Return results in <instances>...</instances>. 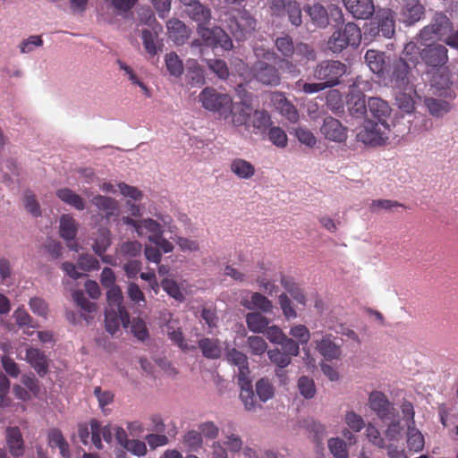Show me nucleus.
Returning a JSON list of instances; mask_svg holds the SVG:
<instances>
[{
    "mask_svg": "<svg viewBox=\"0 0 458 458\" xmlns=\"http://www.w3.org/2000/svg\"><path fill=\"white\" fill-rule=\"evenodd\" d=\"M365 62L374 73L385 76L387 68L384 53L369 49L365 54Z\"/></svg>",
    "mask_w": 458,
    "mask_h": 458,
    "instance_id": "28",
    "label": "nucleus"
},
{
    "mask_svg": "<svg viewBox=\"0 0 458 458\" xmlns=\"http://www.w3.org/2000/svg\"><path fill=\"white\" fill-rule=\"evenodd\" d=\"M425 13V7L420 0H403L400 12V20L406 25L419 21Z\"/></svg>",
    "mask_w": 458,
    "mask_h": 458,
    "instance_id": "14",
    "label": "nucleus"
},
{
    "mask_svg": "<svg viewBox=\"0 0 458 458\" xmlns=\"http://www.w3.org/2000/svg\"><path fill=\"white\" fill-rule=\"evenodd\" d=\"M141 37H142L143 46H144L146 51L150 55H152V56L155 55L157 52V34L149 30H143Z\"/></svg>",
    "mask_w": 458,
    "mask_h": 458,
    "instance_id": "58",
    "label": "nucleus"
},
{
    "mask_svg": "<svg viewBox=\"0 0 458 458\" xmlns=\"http://www.w3.org/2000/svg\"><path fill=\"white\" fill-rule=\"evenodd\" d=\"M390 131L389 124L386 122H373L371 120L365 121L357 138L360 141L366 145L381 146L388 140V133Z\"/></svg>",
    "mask_w": 458,
    "mask_h": 458,
    "instance_id": "4",
    "label": "nucleus"
},
{
    "mask_svg": "<svg viewBox=\"0 0 458 458\" xmlns=\"http://www.w3.org/2000/svg\"><path fill=\"white\" fill-rule=\"evenodd\" d=\"M276 50L284 57L292 58L300 64H305L310 61H315L317 54L315 49L307 43L294 44L288 34H282L275 40Z\"/></svg>",
    "mask_w": 458,
    "mask_h": 458,
    "instance_id": "2",
    "label": "nucleus"
},
{
    "mask_svg": "<svg viewBox=\"0 0 458 458\" xmlns=\"http://www.w3.org/2000/svg\"><path fill=\"white\" fill-rule=\"evenodd\" d=\"M320 131L326 139L332 141L343 142L347 138V129L332 116L324 119Z\"/></svg>",
    "mask_w": 458,
    "mask_h": 458,
    "instance_id": "16",
    "label": "nucleus"
},
{
    "mask_svg": "<svg viewBox=\"0 0 458 458\" xmlns=\"http://www.w3.org/2000/svg\"><path fill=\"white\" fill-rule=\"evenodd\" d=\"M198 344L205 358L210 360H216L220 358L222 349L218 339L203 337L199 340Z\"/></svg>",
    "mask_w": 458,
    "mask_h": 458,
    "instance_id": "30",
    "label": "nucleus"
},
{
    "mask_svg": "<svg viewBox=\"0 0 458 458\" xmlns=\"http://www.w3.org/2000/svg\"><path fill=\"white\" fill-rule=\"evenodd\" d=\"M254 55L257 61L252 66L254 78L265 85L276 86L280 83L279 71L271 63L279 59L276 53L263 47H255Z\"/></svg>",
    "mask_w": 458,
    "mask_h": 458,
    "instance_id": "1",
    "label": "nucleus"
},
{
    "mask_svg": "<svg viewBox=\"0 0 458 458\" xmlns=\"http://www.w3.org/2000/svg\"><path fill=\"white\" fill-rule=\"evenodd\" d=\"M268 139L278 148H284L287 146V135L280 127H271L268 131Z\"/></svg>",
    "mask_w": 458,
    "mask_h": 458,
    "instance_id": "59",
    "label": "nucleus"
},
{
    "mask_svg": "<svg viewBox=\"0 0 458 458\" xmlns=\"http://www.w3.org/2000/svg\"><path fill=\"white\" fill-rule=\"evenodd\" d=\"M167 30L169 38L176 45H183L191 34V30L184 22L178 19H172L168 21Z\"/></svg>",
    "mask_w": 458,
    "mask_h": 458,
    "instance_id": "26",
    "label": "nucleus"
},
{
    "mask_svg": "<svg viewBox=\"0 0 458 458\" xmlns=\"http://www.w3.org/2000/svg\"><path fill=\"white\" fill-rule=\"evenodd\" d=\"M226 26L236 40H244L256 27V20L245 10H238L226 21Z\"/></svg>",
    "mask_w": 458,
    "mask_h": 458,
    "instance_id": "8",
    "label": "nucleus"
},
{
    "mask_svg": "<svg viewBox=\"0 0 458 458\" xmlns=\"http://www.w3.org/2000/svg\"><path fill=\"white\" fill-rule=\"evenodd\" d=\"M253 108L247 103V99L242 100L241 103L232 105L231 110L233 123L235 126H248L250 119V114Z\"/></svg>",
    "mask_w": 458,
    "mask_h": 458,
    "instance_id": "27",
    "label": "nucleus"
},
{
    "mask_svg": "<svg viewBox=\"0 0 458 458\" xmlns=\"http://www.w3.org/2000/svg\"><path fill=\"white\" fill-rule=\"evenodd\" d=\"M89 425L91 426V443L97 449H102V438L107 443L112 442L113 430L110 425L101 427L100 423L95 419L90 420Z\"/></svg>",
    "mask_w": 458,
    "mask_h": 458,
    "instance_id": "25",
    "label": "nucleus"
},
{
    "mask_svg": "<svg viewBox=\"0 0 458 458\" xmlns=\"http://www.w3.org/2000/svg\"><path fill=\"white\" fill-rule=\"evenodd\" d=\"M231 171L240 179H250L255 174L254 165L242 158H235L230 165Z\"/></svg>",
    "mask_w": 458,
    "mask_h": 458,
    "instance_id": "36",
    "label": "nucleus"
},
{
    "mask_svg": "<svg viewBox=\"0 0 458 458\" xmlns=\"http://www.w3.org/2000/svg\"><path fill=\"white\" fill-rule=\"evenodd\" d=\"M167 335L170 340L177 344L183 351L193 350V346H189L185 342L182 331L180 327L175 328L173 322L167 324Z\"/></svg>",
    "mask_w": 458,
    "mask_h": 458,
    "instance_id": "50",
    "label": "nucleus"
},
{
    "mask_svg": "<svg viewBox=\"0 0 458 458\" xmlns=\"http://www.w3.org/2000/svg\"><path fill=\"white\" fill-rule=\"evenodd\" d=\"M431 25L435 30L436 36L444 37L448 35L453 30V23L450 19L443 13H436Z\"/></svg>",
    "mask_w": 458,
    "mask_h": 458,
    "instance_id": "40",
    "label": "nucleus"
},
{
    "mask_svg": "<svg viewBox=\"0 0 458 458\" xmlns=\"http://www.w3.org/2000/svg\"><path fill=\"white\" fill-rule=\"evenodd\" d=\"M72 298L77 306L85 312L92 313L96 311V304L89 301L81 291H74Z\"/></svg>",
    "mask_w": 458,
    "mask_h": 458,
    "instance_id": "64",
    "label": "nucleus"
},
{
    "mask_svg": "<svg viewBox=\"0 0 458 458\" xmlns=\"http://www.w3.org/2000/svg\"><path fill=\"white\" fill-rule=\"evenodd\" d=\"M298 387L301 394L307 399L312 398L316 394L314 381L308 377H301L299 378Z\"/></svg>",
    "mask_w": 458,
    "mask_h": 458,
    "instance_id": "61",
    "label": "nucleus"
},
{
    "mask_svg": "<svg viewBox=\"0 0 458 458\" xmlns=\"http://www.w3.org/2000/svg\"><path fill=\"white\" fill-rule=\"evenodd\" d=\"M398 59H403L409 63L411 66L415 67L420 59L422 60V50L420 49L415 42H408L405 44L403 50Z\"/></svg>",
    "mask_w": 458,
    "mask_h": 458,
    "instance_id": "43",
    "label": "nucleus"
},
{
    "mask_svg": "<svg viewBox=\"0 0 458 458\" xmlns=\"http://www.w3.org/2000/svg\"><path fill=\"white\" fill-rule=\"evenodd\" d=\"M91 202L105 218L110 219L118 216L119 205L114 199L98 194L93 197Z\"/></svg>",
    "mask_w": 458,
    "mask_h": 458,
    "instance_id": "23",
    "label": "nucleus"
},
{
    "mask_svg": "<svg viewBox=\"0 0 458 458\" xmlns=\"http://www.w3.org/2000/svg\"><path fill=\"white\" fill-rule=\"evenodd\" d=\"M56 196L65 204L74 208L77 210H84L86 208L82 197L69 188H62L56 191Z\"/></svg>",
    "mask_w": 458,
    "mask_h": 458,
    "instance_id": "33",
    "label": "nucleus"
},
{
    "mask_svg": "<svg viewBox=\"0 0 458 458\" xmlns=\"http://www.w3.org/2000/svg\"><path fill=\"white\" fill-rule=\"evenodd\" d=\"M142 251V245L138 241H126L116 248V256L123 259H133L139 257Z\"/></svg>",
    "mask_w": 458,
    "mask_h": 458,
    "instance_id": "35",
    "label": "nucleus"
},
{
    "mask_svg": "<svg viewBox=\"0 0 458 458\" xmlns=\"http://www.w3.org/2000/svg\"><path fill=\"white\" fill-rule=\"evenodd\" d=\"M106 298L108 302V308L106 310H117V312L120 313L123 327L127 328L131 323L130 315L123 306V297L120 287L116 285L108 288Z\"/></svg>",
    "mask_w": 458,
    "mask_h": 458,
    "instance_id": "18",
    "label": "nucleus"
},
{
    "mask_svg": "<svg viewBox=\"0 0 458 458\" xmlns=\"http://www.w3.org/2000/svg\"><path fill=\"white\" fill-rule=\"evenodd\" d=\"M256 393L261 402H267L275 395L273 384L267 377H262L256 383Z\"/></svg>",
    "mask_w": 458,
    "mask_h": 458,
    "instance_id": "47",
    "label": "nucleus"
},
{
    "mask_svg": "<svg viewBox=\"0 0 458 458\" xmlns=\"http://www.w3.org/2000/svg\"><path fill=\"white\" fill-rule=\"evenodd\" d=\"M199 101L206 110L220 114H227L232 107V98L212 87H207L199 93Z\"/></svg>",
    "mask_w": 458,
    "mask_h": 458,
    "instance_id": "5",
    "label": "nucleus"
},
{
    "mask_svg": "<svg viewBox=\"0 0 458 458\" xmlns=\"http://www.w3.org/2000/svg\"><path fill=\"white\" fill-rule=\"evenodd\" d=\"M404 208L405 206L396 200L392 199H373L369 205V209L372 212H377L381 209L391 210L394 208Z\"/></svg>",
    "mask_w": 458,
    "mask_h": 458,
    "instance_id": "62",
    "label": "nucleus"
},
{
    "mask_svg": "<svg viewBox=\"0 0 458 458\" xmlns=\"http://www.w3.org/2000/svg\"><path fill=\"white\" fill-rule=\"evenodd\" d=\"M346 69V65L340 61L326 60L314 68L313 77L331 88L340 83V78L345 74Z\"/></svg>",
    "mask_w": 458,
    "mask_h": 458,
    "instance_id": "6",
    "label": "nucleus"
},
{
    "mask_svg": "<svg viewBox=\"0 0 458 458\" xmlns=\"http://www.w3.org/2000/svg\"><path fill=\"white\" fill-rule=\"evenodd\" d=\"M197 33L205 47L212 49L221 48L224 51H230L233 47L232 38L219 26L197 28Z\"/></svg>",
    "mask_w": 458,
    "mask_h": 458,
    "instance_id": "7",
    "label": "nucleus"
},
{
    "mask_svg": "<svg viewBox=\"0 0 458 458\" xmlns=\"http://www.w3.org/2000/svg\"><path fill=\"white\" fill-rule=\"evenodd\" d=\"M348 13L353 18L367 20L370 18L374 12L375 6L373 0H342Z\"/></svg>",
    "mask_w": 458,
    "mask_h": 458,
    "instance_id": "17",
    "label": "nucleus"
},
{
    "mask_svg": "<svg viewBox=\"0 0 458 458\" xmlns=\"http://www.w3.org/2000/svg\"><path fill=\"white\" fill-rule=\"evenodd\" d=\"M285 11L292 25L298 27L302 23L301 8L297 2H289Z\"/></svg>",
    "mask_w": 458,
    "mask_h": 458,
    "instance_id": "56",
    "label": "nucleus"
},
{
    "mask_svg": "<svg viewBox=\"0 0 458 458\" xmlns=\"http://www.w3.org/2000/svg\"><path fill=\"white\" fill-rule=\"evenodd\" d=\"M105 323L106 329L111 335H114L119 328L120 323H122V319L120 318V313L117 312V310H106L105 312Z\"/></svg>",
    "mask_w": 458,
    "mask_h": 458,
    "instance_id": "53",
    "label": "nucleus"
},
{
    "mask_svg": "<svg viewBox=\"0 0 458 458\" xmlns=\"http://www.w3.org/2000/svg\"><path fill=\"white\" fill-rule=\"evenodd\" d=\"M182 443L188 448L189 451H199L203 445L201 433H199V431L197 430H189L183 436Z\"/></svg>",
    "mask_w": 458,
    "mask_h": 458,
    "instance_id": "49",
    "label": "nucleus"
},
{
    "mask_svg": "<svg viewBox=\"0 0 458 458\" xmlns=\"http://www.w3.org/2000/svg\"><path fill=\"white\" fill-rule=\"evenodd\" d=\"M29 306L35 315L44 318H47L48 305L44 299L40 297H33L30 300Z\"/></svg>",
    "mask_w": 458,
    "mask_h": 458,
    "instance_id": "60",
    "label": "nucleus"
},
{
    "mask_svg": "<svg viewBox=\"0 0 458 458\" xmlns=\"http://www.w3.org/2000/svg\"><path fill=\"white\" fill-rule=\"evenodd\" d=\"M271 124V118L266 110H255L251 112L250 123L247 128L253 127L258 131H266Z\"/></svg>",
    "mask_w": 458,
    "mask_h": 458,
    "instance_id": "41",
    "label": "nucleus"
},
{
    "mask_svg": "<svg viewBox=\"0 0 458 458\" xmlns=\"http://www.w3.org/2000/svg\"><path fill=\"white\" fill-rule=\"evenodd\" d=\"M369 408L383 421L394 420L397 416V411L387 396L381 391H372L369 396Z\"/></svg>",
    "mask_w": 458,
    "mask_h": 458,
    "instance_id": "10",
    "label": "nucleus"
},
{
    "mask_svg": "<svg viewBox=\"0 0 458 458\" xmlns=\"http://www.w3.org/2000/svg\"><path fill=\"white\" fill-rule=\"evenodd\" d=\"M317 351L327 360H333L340 358L342 351L340 345L335 343V337L331 334L322 335L320 340H316Z\"/></svg>",
    "mask_w": 458,
    "mask_h": 458,
    "instance_id": "20",
    "label": "nucleus"
},
{
    "mask_svg": "<svg viewBox=\"0 0 458 458\" xmlns=\"http://www.w3.org/2000/svg\"><path fill=\"white\" fill-rule=\"evenodd\" d=\"M111 245V232L107 228H99L92 249L98 256H102Z\"/></svg>",
    "mask_w": 458,
    "mask_h": 458,
    "instance_id": "42",
    "label": "nucleus"
},
{
    "mask_svg": "<svg viewBox=\"0 0 458 458\" xmlns=\"http://www.w3.org/2000/svg\"><path fill=\"white\" fill-rule=\"evenodd\" d=\"M25 360L36 370L39 377H44L48 372L49 360L43 351L29 346L26 349Z\"/></svg>",
    "mask_w": 458,
    "mask_h": 458,
    "instance_id": "19",
    "label": "nucleus"
},
{
    "mask_svg": "<svg viewBox=\"0 0 458 458\" xmlns=\"http://www.w3.org/2000/svg\"><path fill=\"white\" fill-rule=\"evenodd\" d=\"M361 41V31L354 22H348L342 30L333 32L327 46L333 53H341L348 47H357Z\"/></svg>",
    "mask_w": 458,
    "mask_h": 458,
    "instance_id": "3",
    "label": "nucleus"
},
{
    "mask_svg": "<svg viewBox=\"0 0 458 458\" xmlns=\"http://www.w3.org/2000/svg\"><path fill=\"white\" fill-rule=\"evenodd\" d=\"M378 31L390 38L394 34V20L391 10H383L377 14Z\"/></svg>",
    "mask_w": 458,
    "mask_h": 458,
    "instance_id": "32",
    "label": "nucleus"
},
{
    "mask_svg": "<svg viewBox=\"0 0 458 458\" xmlns=\"http://www.w3.org/2000/svg\"><path fill=\"white\" fill-rule=\"evenodd\" d=\"M226 360L230 364L238 368V380L250 377V370L246 354L235 348H232L226 352Z\"/></svg>",
    "mask_w": 458,
    "mask_h": 458,
    "instance_id": "24",
    "label": "nucleus"
},
{
    "mask_svg": "<svg viewBox=\"0 0 458 458\" xmlns=\"http://www.w3.org/2000/svg\"><path fill=\"white\" fill-rule=\"evenodd\" d=\"M304 10L314 25L322 29L328 26V12L322 4L306 5Z\"/></svg>",
    "mask_w": 458,
    "mask_h": 458,
    "instance_id": "29",
    "label": "nucleus"
},
{
    "mask_svg": "<svg viewBox=\"0 0 458 458\" xmlns=\"http://www.w3.org/2000/svg\"><path fill=\"white\" fill-rule=\"evenodd\" d=\"M267 356L272 363L276 364L278 368L281 369L286 368L292 361L290 355L284 353L277 348L268 351Z\"/></svg>",
    "mask_w": 458,
    "mask_h": 458,
    "instance_id": "55",
    "label": "nucleus"
},
{
    "mask_svg": "<svg viewBox=\"0 0 458 458\" xmlns=\"http://www.w3.org/2000/svg\"><path fill=\"white\" fill-rule=\"evenodd\" d=\"M56 196L65 204L74 208L77 210H84L86 208L82 197L69 188H62L56 191Z\"/></svg>",
    "mask_w": 458,
    "mask_h": 458,
    "instance_id": "34",
    "label": "nucleus"
},
{
    "mask_svg": "<svg viewBox=\"0 0 458 458\" xmlns=\"http://www.w3.org/2000/svg\"><path fill=\"white\" fill-rule=\"evenodd\" d=\"M140 228L141 236L147 233H149L148 239L150 242H157L159 236L164 233L163 225L152 218L141 219Z\"/></svg>",
    "mask_w": 458,
    "mask_h": 458,
    "instance_id": "37",
    "label": "nucleus"
},
{
    "mask_svg": "<svg viewBox=\"0 0 458 458\" xmlns=\"http://www.w3.org/2000/svg\"><path fill=\"white\" fill-rule=\"evenodd\" d=\"M165 66L172 76L180 77L183 73L182 61L176 53L171 52L165 55Z\"/></svg>",
    "mask_w": 458,
    "mask_h": 458,
    "instance_id": "48",
    "label": "nucleus"
},
{
    "mask_svg": "<svg viewBox=\"0 0 458 458\" xmlns=\"http://www.w3.org/2000/svg\"><path fill=\"white\" fill-rule=\"evenodd\" d=\"M247 347L250 354L260 356L267 352V344L261 336L250 335L247 338Z\"/></svg>",
    "mask_w": 458,
    "mask_h": 458,
    "instance_id": "52",
    "label": "nucleus"
},
{
    "mask_svg": "<svg viewBox=\"0 0 458 458\" xmlns=\"http://www.w3.org/2000/svg\"><path fill=\"white\" fill-rule=\"evenodd\" d=\"M447 48L440 44H431L422 49V61L428 66L441 67L448 61Z\"/></svg>",
    "mask_w": 458,
    "mask_h": 458,
    "instance_id": "13",
    "label": "nucleus"
},
{
    "mask_svg": "<svg viewBox=\"0 0 458 458\" xmlns=\"http://www.w3.org/2000/svg\"><path fill=\"white\" fill-rule=\"evenodd\" d=\"M77 222L70 215H63L60 218V235L67 241V247L74 251H78L79 244L74 242L77 234Z\"/></svg>",
    "mask_w": 458,
    "mask_h": 458,
    "instance_id": "22",
    "label": "nucleus"
},
{
    "mask_svg": "<svg viewBox=\"0 0 458 458\" xmlns=\"http://www.w3.org/2000/svg\"><path fill=\"white\" fill-rule=\"evenodd\" d=\"M271 103L275 108L289 122L296 123L299 120V113L296 107L281 92H274L271 95Z\"/></svg>",
    "mask_w": 458,
    "mask_h": 458,
    "instance_id": "21",
    "label": "nucleus"
},
{
    "mask_svg": "<svg viewBox=\"0 0 458 458\" xmlns=\"http://www.w3.org/2000/svg\"><path fill=\"white\" fill-rule=\"evenodd\" d=\"M425 105L429 113L437 117H441L451 110L449 102L443 99L428 98L425 99Z\"/></svg>",
    "mask_w": 458,
    "mask_h": 458,
    "instance_id": "46",
    "label": "nucleus"
},
{
    "mask_svg": "<svg viewBox=\"0 0 458 458\" xmlns=\"http://www.w3.org/2000/svg\"><path fill=\"white\" fill-rule=\"evenodd\" d=\"M269 323L270 320L259 312H250L246 316L247 327L253 333H264Z\"/></svg>",
    "mask_w": 458,
    "mask_h": 458,
    "instance_id": "38",
    "label": "nucleus"
},
{
    "mask_svg": "<svg viewBox=\"0 0 458 458\" xmlns=\"http://www.w3.org/2000/svg\"><path fill=\"white\" fill-rule=\"evenodd\" d=\"M282 286L291 294V296L300 304H306V297L301 287L289 276H282Z\"/></svg>",
    "mask_w": 458,
    "mask_h": 458,
    "instance_id": "45",
    "label": "nucleus"
},
{
    "mask_svg": "<svg viewBox=\"0 0 458 458\" xmlns=\"http://www.w3.org/2000/svg\"><path fill=\"white\" fill-rule=\"evenodd\" d=\"M6 447L13 458H21L25 453V442L17 426H9L4 431Z\"/></svg>",
    "mask_w": 458,
    "mask_h": 458,
    "instance_id": "12",
    "label": "nucleus"
},
{
    "mask_svg": "<svg viewBox=\"0 0 458 458\" xmlns=\"http://www.w3.org/2000/svg\"><path fill=\"white\" fill-rule=\"evenodd\" d=\"M208 68L216 73L220 79H226L229 75V70L226 63L222 59H210L208 62Z\"/></svg>",
    "mask_w": 458,
    "mask_h": 458,
    "instance_id": "63",
    "label": "nucleus"
},
{
    "mask_svg": "<svg viewBox=\"0 0 458 458\" xmlns=\"http://www.w3.org/2000/svg\"><path fill=\"white\" fill-rule=\"evenodd\" d=\"M48 445L51 447H58L63 457L68 458L70 456L69 444L60 429L53 428L48 432Z\"/></svg>",
    "mask_w": 458,
    "mask_h": 458,
    "instance_id": "39",
    "label": "nucleus"
},
{
    "mask_svg": "<svg viewBox=\"0 0 458 458\" xmlns=\"http://www.w3.org/2000/svg\"><path fill=\"white\" fill-rule=\"evenodd\" d=\"M42 37L39 35H32L28 38L21 41L19 48L21 54H28L32 52L36 47L43 46Z\"/></svg>",
    "mask_w": 458,
    "mask_h": 458,
    "instance_id": "57",
    "label": "nucleus"
},
{
    "mask_svg": "<svg viewBox=\"0 0 458 458\" xmlns=\"http://www.w3.org/2000/svg\"><path fill=\"white\" fill-rule=\"evenodd\" d=\"M357 106L356 111L363 114L368 111L370 115L378 122H386V118L391 114V107L388 103L380 98H369L367 105L364 101H359L355 104Z\"/></svg>",
    "mask_w": 458,
    "mask_h": 458,
    "instance_id": "11",
    "label": "nucleus"
},
{
    "mask_svg": "<svg viewBox=\"0 0 458 458\" xmlns=\"http://www.w3.org/2000/svg\"><path fill=\"white\" fill-rule=\"evenodd\" d=\"M241 387L240 398L247 411H252L256 408V400L254 391L250 377L238 380Z\"/></svg>",
    "mask_w": 458,
    "mask_h": 458,
    "instance_id": "31",
    "label": "nucleus"
},
{
    "mask_svg": "<svg viewBox=\"0 0 458 458\" xmlns=\"http://www.w3.org/2000/svg\"><path fill=\"white\" fill-rule=\"evenodd\" d=\"M411 66L403 59L395 58L391 66L386 69L384 77H388L393 87L405 89L411 82Z\"/></svg>",
    "mask_w": 458,
    "mask_h": 458,
    "instance_id": "9",
    "label": "nucleus"
},
{
    "mask_svg": "<svg viewBox=\"0 0 458 458\" xmlns=\"http://www.w3.org/2000/svg\"><path fill=\"white\" fill-rule=\"evenodd\" d=\"M328 448L335 458H348L346 444L339 437H333L328 440Z\"/></svg>",
    "mask_w": 458,
    "mask_h": 458,
    "instance_id": "54",
    "label": "nucleus"
},
{
    "mask_svg": "<svg viewBox=\"0 0 458 458\" xmlns=\"http://www.w3.org/2000/svg\"><path fill=\"white\" fill-rule=\"evenodd\" d=\"M185 5V13L194 21L198 27H206L211 21V10L199 0H191Z\"/></svg>",
    "mask_w": 458,
    "mask_h": 458,
    "instance_id": "15",
    "label": "nucleus"
},
{
    "mask_svg": "<svg viewBox=\"0 0 458 458\" xmlns=\"http://www.w3.org/2000/svg\"><path fill=\"white\" fill-rule=\"evenodd\" d=\"M425 445L424 436L414 426L408 425L407 428V445L411 451L420 452Z\"/></svg>",
    "mask_w": 458,
    "mask_h": 458,
    "instance_id": "44",
    "label": "nucleus"
},
{
    "mask_svg": "<svg viewBox=\"0 0 458 458\" xmlns=\"http://www.w3.org/2000/svg\"><path fill=\"white\" fill-rule=\"evenodd\" d=\"M186 77L188 82L192 86L205 83L204 72L196 61L188 67Z\"/></svg>",
    "mask_w": 458,
    "mask_h": 458,
    "instance_id": "51",
    "label": "nucleus"
}]
</instances>
